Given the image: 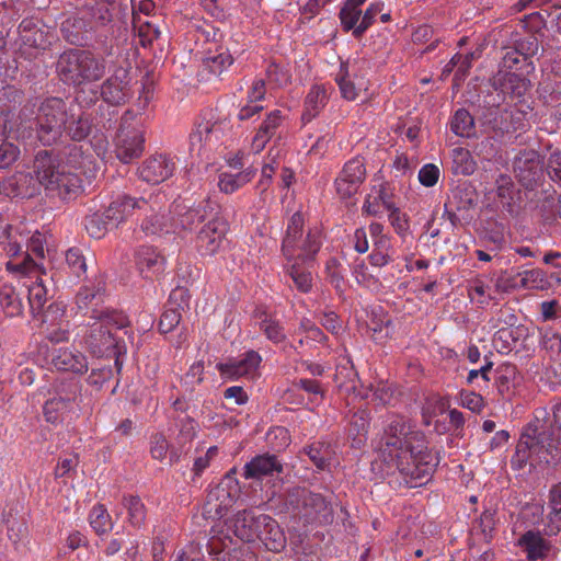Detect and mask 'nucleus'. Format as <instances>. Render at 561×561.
<instances>
[{"label":"nucleus","mask_w":561,"mask_h":561,"mask_svg":"<svg viewBox=\"0 0 561 561\" xmlns=\"http://www.w3.org/2000/svg\"><path fill=\"white\" fill-rule=\"evenodd\" d=\"M381 451L388 469L396 467L411 488L426 483L437 463V457L427 449L425 436L403 416H393L385 428Z\"/></svg>","instance_id":"obj_1"},{"label":"nucleus","mask_w":561,"mask_h":561,"mask_svg":"<svg viewBox=\"0 0 561 561\" xmlns=\"http://www.w3.org/2000/svg\"><path fill=\"white\" fill-rule=\"evenodd\" d=\"M32 172L48 195L68 199L82 191V175L87 179L95 176L96 162L82 146L73 145L59 153L39 150Z\"/></svg>","instance_id":"obj_2"},{"label":"nucleus","mask_w":561,"mask_h":561,"mask_svg":"<svg viewBox=\"0 0 561 561\" xmlns=\"http://www.w3.org/2000/svg\"><path fill=\"white\" fill-rule=\"evenodd\" d=\"M106 68V60L102 56L83 49L65 51L57 62V72L61 80L78 87L101 80Z\"/></svg>","instance_id":"obj_3"},{"label":"nucleus","mask_w":561,"mask_h":561,"mask_svg":"<svg viewBox=\"0 0 561 561\" xmlns=\"http://www.w3.org/2000/svg\"><path fill=\"white\" fill-rule=\"evenodd\" d=\"M37 123L39 141L45 146L56 142L62 136L68 123L65 102L59 98L45 100L39 107Z\"/></svg>","instance_id":"obj_4"},{"label":"nucleus","mask_w":561,"mask_h":561,"mask_svg":"<svg viewBox=\"0 0 561 561\" xmlns=\"http://www.w3.org/2000/svg\"><path fill=\"white\" fill-rule=\"evenodd\" d=\"M98 321L90 325L84 335V344L96 356H104L114 353L116 341L110 325L122 328L125 325V318L117 312H100Z\"/></svg>","instance_id":"obj_5"},{"label":"nucleus","mask_w":561,"mask_h":561,"mask_svg":"<svg viewBox=\"0 0 561 561\" xmlns=\"http://www.w3.org/2000/svg\"><path fill=\"white\" fill-rule=\"evenodd\" d=\"M558 456V446L551 434L547 432L537 433L528 428L522 434L516 446V457L519 462L538 461L550 462Z\"/></svg>","instance_id":"obj_6"},{"label":"nucleus","mask_w":561,"mask_h":561,"mask_svg":"<svg viewBox=\"0 0 561 561\" xmlns=\"http://www.w3.org/2000/svg\"><path fill=\"white\" fill-rule=\"evenodd\" d=\"M290 504L296 502V508L307 523L329 524L333 519L332 507L321 494L298 489L290 495Z\"/></svg>","instance_id":"obj_7"},{"label":"nucleus","mask_w":561,"mask_h":561,"mask_svg":"<svg viewBox=\"0 0 561 561\" xmlns=\"http://www.w3.org/2000/svg\"><path fill=\"white\" fill-rule=\"evenodd\" d=\"M365 66L366 62L362 59L347 60L341 64L335 81L343 99L354 101L362 91L368 89Z\"/></svg>","instance_id":"obj_8"},{"label":"nucleus","mask_w":561,"mask_h":561,"mask_svg":"<svg viewBox=\"0 0 561 561\" xmlns=\"http://www.w3.org/2000/svg\"><path fill=\"white\" fill-rule=\"evenodd\" d=\"M78 394V383H71L67 389H60L55 397L48 399L44 404L46 421L57 424L77 415L79 411Z\"/></svg>","instance_id":"obj_9"},{"label":"nucleus","mask_w":561,"mask_h":561,"mask_svg":"<svg viewBox=\"0 0 561 561\" xmlns=\"http://www.w3.org/2000/svg\"><path fill=\"white\" fill-rule=\"evenodd\" d=\"M228 224L224 218L211 217L198 230L196 236V249L203 256H213L220 250Z\"/></svg>","instance_id":"obj_10"},{"label":"nucleus","mask_w":561,"mask_h":561,"mask_svg":"<svg viewBox=\"0 0 561 561\" xmlns=\"http://www.w3.org/2000/svg\"><path fill=\"white\" fill-rule=\"evenodd\" d=\"M7 268L11 272H18L27 276H35L36 280L26 285L28 290V300L33 309H41L47 299V289L42 278L39 266L27 255L23 262H8Z\"/></svg>","instance_id":"obj_11"},{"label":"nucleus","mask_w":561,"mask_h":561,"mask_svg":"<svg viewBox=\"0 0 561 561\" xmlns=\"http://www.w3.org/2000/svg\"><path fill=\"white\" fill-rule=\"evenodd\" d=\"M144 150V134L139 127L130 126L127 118H123L116 138V157L124 163L130 162L141 154Z\"/></svg>","instance_id":"obj_12"},{"label":"nucleus","mask_w":561,"mask_h":561,"mask_svg":"<svg viewBox=\"0 0 561 561\" xmlns=\"http://www.w3.org/2000/svg\"><path fill=\"white\" fill-rule=\"evenodd\" d=\"M129 73L124 67L114 70L101 85L100 95L104 102L111 105H119L125 102L129 91Z\"/></svg>","instance_id":"obj_13"},{"label":"nucleus","mask_w":561,"mask_h":561,"mask_svg":"<svg viewBox=\"0 0 561 561\" xmlns=\"http://www.w3.org/2000/svg\"><path fill=\"white\" fill-rule=\"evenodd\" d=\"M137 271L145 279H157L165 270V257L153 247H140L135 253Z\"/></svg>","instance_id":"obj_14"},{"label":"nucleus","mask_w":561,"mask_h":561,"mask_svg":"<svg viewBox=\"0 0 561 561\" xmlns=\"http://www.w3.org/2000/svg\"><path fill=\"white\" fill-rule=\"evenodd\" d=\"M261 363V356L250 351L244 354L242 358L229 359L226 363L217 364V369L221 376L229 379H237L240 377H254L257 367Z\"/></svg>","instance_id":"obj_15"},{"label":"nucleus","mask_w":561,"mask_h":561,"mask_svg":"<svg viewBox=\"0 0 561 561\" xmlns=\"http://www.w3.org/2000/svg\"><path fill=\"white\" fill-rule=\"evenodd\" d=\"M175 170L174 161L164 154L152 156L144 161L139 168V176L151 184H159L168 180Z\"/></svg>","instance_id":"obj_16"},{"label":"nucleus","mask_w":561,"mask_h":561,"mask_svg":"<svg viewBox=\"0 0 561 561\" xmlns=\"http://www.w3.org/2000/svg\"><path fill=\"white\" fill-rule=\"evenodd\" d=\"M148 201L145 198H133L130 196H121L113 201L104 211V217L111 227H116L126 218L131 216L135 210L146 209Z\"/></svg>","instance_id":"obj_17"},{"label":"nucleus","mask_w":561,"mask_h":561,"mask_svg":"<svg viewBox=\"0 0 561 561\" xmlns=\"http://www.w3.org/2000/svg\"><path fill=\"white\" fill-rule=\"evenodd\" d=\"M285 116L282 111L274 110L270 112L265 119L261 123L251 142V150L254 153H260L266 144L279 133Z\"/></svg>","instance_id":"obj_18"},{"label":"nucleus","mask_w":561,"mask_h":561,"mask_svg":"<svg viewBox=\"0 0 561 561\" xmlns=\"http://www.w3.org/2000/svg\"><path fill=\"white\" fill-rule=\"evenodd\" d=\"M514 172L525 186H530L538 178L541 165L535 150L520 151L514 159Z\"/></svg>","instance_id":"obj_19"},{"label":"nucleus","mask_w":561,"mask_h":561,"mask_svg":"<svg viewBox=\"0 0 561 561\" xmlns=\"http://www.w3.org/2000/svg\"><path fill=\"white\" fill-rule=\"evenodd\" d=\"M234 496L225 483L209 491L204 505V514L210 518H221L232 506Z\"/></svg>","instance_id":"obj_20"},{"label":"nucleus","mask_w":561,"mask_h":561,"mask_svg":"<svg viewBox=\"0 0 561 561\" xmlns=\"http://www.w3.org/2000/svg\"><path fill=\"white\" fill-rule=\"evenodd\" d=\"M51 365L57 370L80 375L87 373L89 368L87 357L79 351L70 348L56 350L51 355Z\"/></svg>","instance_id":"obj_21"},{"label":"nucleus","mask_w":561,"mask_h":561,"mask_svg":"<svg viewBox=\"0 0 561 561\" xmlns=\"http://www.w3.org/2000/svg\"><path fill=\"white\" fill-rule=\"evenodd\" d=\"M259 523L262 524L260 539L266 549L278 552L286 546V537L279 525L271 516L262 514L259 515Z\"/></svg>","instance_id":"obj_22"},{"label":"nucleus","mask_w":561,"mask_h":561,"mask_svg":"<svg viewBox=\"0 0 561 561\" xmlns=\"http://www.w3.org/2000/svg\"><path fill=\"white\" fill-rule=\"evenodd\" d=\"M329 98V88L324 84H313L305 98L302 123L307 124L316 118L328 104Z\"/></svg>","instance_id":"obj_23"},{"label":"nucleus","mask_w":561,"mask_h":561,"mask_svg":"<svg viewBox=\"0 0 561 561\" xmlns=\"http://www.w3.org/2000/svg\"><path fill=\"white\" fill-rule=\"evenodd\" d=\"M392 193L390 192L388 184L379 182L374 184L370 193L366 196L363 205V213L369 216H380L383 209L392 207Z\"/></svg>","instance_id":"obj_24"},{"label":"nucleus","mask_w":561,"mask_h":561,"mask_svg":"<svg viewBox=\"0 0 561 561\" xmlns=\"http://www.w3.org/2000/svg\"><path fill=\"white\" fill-rule=\"evenodd\" d=\"M262 524L251 512H239L233 519V533L242 541L252 542L260 536Z\"/></svg>","instance_id":"obj_25"},{"label":"nucleus","mask_w":561,"mask_h":561,"mask_svg":"<svg viewBox=\"0 0 561 561\" xmlns=\"http://www.w3.org/2000/svg\"><path fill=\"white\" fill-rule=\"evenodd\" d=\"M220 128L210 122L199 123L190 136L191 149L201 153L203 149L211 148L219 139Z\"/></svg>","instance_id":"obj_26"},{"label":"nucleus","mask_w":561,"mask_h":561,"mask_svg":"<svg viewBox=\"0 0 561 561\" xmlns=\"http://www.w3.org/2000/svg\"><path fill=\"white\" fill-rule=\"evenodd\" d=\"M20 36L24 45L30 47L45 49L53 39V34L38 26L33 21L24 20L19 26Z\"/></svg>","instance_id":"obj_27"},{"label":"nucleus","mask_w":561,"mask_h":561,"mask_svg":"<svg viewBox=\"0 0 561 561\" xmlns=\"http://www.w3.org/2000/svg\"><path fill=\"white\" fill-rule=\"evenodd\" d=\"M282 470L280 463L275 456L261 455L253 458L244 467V478L247 479H261L265 476L279 472Z\"/></svg>","instance_id":"obj_28"},{"label":"nucleus","mask_w":561,"mask_h":561,"mask_svg":"<svg viewBox=\"0 0 561 561\" xmlns=\"http://www.w3.org/2000/svg\"><path fill=\"white\" fill-rule=\"evenodd\" d=\"M518 546L527 553L531 561L543 559L549 551L548 541L537 531L529 530L518 539Z\"/></svg>","instance_id":"obj_29"},{"label":"nucleus","mask_w":561,"mask_h":561,"mask_svg":"<svg viewBox=\"0 0 561 561\" xmlns=\"http://www.w3.org/2000/svg\"><path fill=\"white\" fill-rule=\"evenodd\" d=\"M161 209L162 207L157 201H148L147 208L140 209L145 213L140 227L146 234H157L165 229V216L161 214Z\"/></svg>","instance_id":"obj_30"},{"label":"nucleus","mask_w":561,"mask_h":561,"mask_svg":"<svg viewBox=\"0 0 561 561\" xmlns=\"http://www.w3.org/2000/svg\"><path fill=\"white\" fill-rule=\"evenodd\" d=\"M366 0H345L341 11L340 20L344 31H353L357 37V28L362 20V5Z\"/></svg>","instance_id":"obj_31"},{"label":"nucleus","mask_w":561,"mask_h":561,"mask_svg":"<svg viewBox=\"0 0 561 561\" xmlns=\"http://www.w3.org/2000/svg\"><path fill=\"white\" fill-rule=\"evenodd\" d=\"M495 84L500 85L503 94L520 98L527 92L529 81L517 73L506 72L495 80Z\"/></svg>","instance_id":"obj_32"},{"label":"nucleus","mask_w":561,"mask_h":561,"mask_svg":"<svg viewBox=\"0 0 561 561\" xmlns=\"http://www.w3.org/2000/svg\"><path fill=\"white\" fill-rule=\"evenodd\" d=\"M122 505L127 513V523L135 528H140L147 516V510L141 499L131 494L124 495Z\"/></svg>","instance_id":"obj_33"},{"label":"nucleus","mask_w":561,"mask_h":561,"mask_svg":"<svg viewBox=\"0 0 561 561\" xmlns=\"http://www.w3.org/2000/svg\"><path fill=\"white\" fill-rule=\"evenodd\" d=\"M304 217L297 211L295 213L287 227L286 237L283 241V252L287 259H290L295 254V248L298 239L302 237Z\"/></svg>","instance_id":"obj_34"},{"label":"nucleus","mask_w":561,"mask_h":561,"mask_svg":"<svg viewBox=\"0 0 561 561\" xmlns=\"http://www.w3.org/2000/svg\"><path fill=\"white\" fill-rule=\"evenodd\" d=\"M254 176L252 170H244L238 173L222 172L218 178V187L221 193L232 194L247 183H249Z\"/></svg>","instance_id":"obj_35"},{"label":"nucleus","mask_w":561,"mask_h":561,"mask_svg":"<svg viewBox=\"0 0 561 561\" xmlns=\"http://www.w3.org/2000/svg\"><path fill=\"white\" fill-rule=\"evenodd\" d=\"M213 209L209 201L199 204L197 207L190 208L185 213L179 215L178 225L184 230H193L204 222L209 215L207 209Z\"/></svg>","instance_id":"obj_36"},{"label":"nucleus","mask_w":561,"mask_h":561,"mask_svg":"<svg viewBox=\"0 0 561 561\" xmlns=\"http://www.w3.org/2000/svg\"><path fill=\"white\" fill-rule=\"evenodd\" d=\"M89 522L93 530L99 535H105L113 529L112 518L103 504H96L89 514Z\"/></svg>","instance_id":"obj_37"},{"label":"nucleus","mask_w":561,"mask_h":561,"mask_svg":"<svg viewBox=\"0 0 561 561\" xmlns=\"http://www.w3.org/2000/svg\"><path fill=\"white\" fill-rule=\"evenodd\" d=\"M453 171L456 174L470 175L476 170V162L469 150L456 147L451 150Z\"/></svg>","instance_id":"obj_38"},{"label":"nucleus","mask_w":561,"mask_h":561,"mask_svg":"<svg viewBox=\"0 0 561 561\" xmlns=\"http://www.w3.org/2000/svg\"><path fill=\"white\" fill-rule=\"evenodd\" d=\"M320 239L318 233L309 232L306 238L298 239L297 245L295 248V254L287 259L290 262L294 259H299L301 261L311 260L313 255L320 249Z\"/></svg>","instance_id":"obj_39"},{"label":"nucleus","mask_w":561,"mask_h":561,"mask_svg":"<svg viewBox=\"0 0 561 561\" xmlns=\"http://www.w3.org/2000/svg\"><path fill=\"white\" fill-rule=\"evenodd\" d=\"M549 531L556 534L561 528V483L550 490Z\"/></svg>","instance_id":"obj_40"},{"label":"nucleus","mask_w":561,"mask_h":561,"mask_svg":"<svg viewBox=\"0 0 561 561\" xmlns=\"http://www.w3.org/2000/svg\"><path fill=\"white\" fill-rule=\"evenodd\" d=\"M451 131L460 137H470L474 134V121L471 114L463 108L458 110L450 123Z\"/></svg>","instance_id":"obj_41"},{"label":"nucleus","mask_w":561,"mask_h":561,"mask_svg":"<svg viewBox=\"0 0 561 561\" xmlns=\"http://www.w3.org/2000/svg\"><path fill=\"white\" fill-rule=\"evenodd\" d=\"M288 274L299 291L306 294L312 289L313 278L311 272L299 265L297 262H294L288 266Z\"/></svg>","instance_id":"obj_42"},{"label":"nucleus","mask_w":561,"mask_h":561,"mask_svg":"<svg viewBox=\"0 0 561 561\" xmlns=\"http://www.w3.org/2000/svg\"><path fill=\"white\" fill-rule=\"evenodd\" d=\"M259 327L260 330L264 332L265 336L274 343L283 342L286 337L284 328L280 325L279 321L272 316L262 314L260 317Z\"/></svg>","instance_id":"obj_43"},{"label":"nucleus","mask_w":561,"mask_h":561,"mask_svg":"<svg viewBox=\"0 0 561 561\" xmlns=\"http://www.w3.org/2000/svg\"><path fill=\"white\" fill-rule=\"evenodd\" d=\"M339 175L360 186L366 178V169L363 158L356 157L347 161Z\"/></svg>","instance_id":"obj_44"},{"label":"nucleus","mask_w":561,"mask_h":561,"mask_svg":"<svg viewBox=\"0 0 561 561\" xmlns=\"http://www.w3.org/2000/svg\"><path fill=\"white\" fill-rule=\"evenodd\" d=\"M232 61V56L226 50L209 54L203 59L204 66L214 75H220Z\"/></svg>","instance_id":"obj_45"},{"label":"nucleus","mask_w":561,"mask_h":561,"mask_svg":"<svg viewBox=\"0 0 561 561\" xmlns=\"http://www.w3.org/2000/svg\"><path fill=\"white\" fill-rule=\"evenodd\" d=\"M22 302L12 287L5 286L0 290V309L9 316L22 312Z\"/></svg>","instance_id":"obj_46"},{"label":"nucleus","mask_w":561,"mask_h":561,"mask_svg":"<svg viewBox=\"0 0 561 561\" xmlns=\"http://www.w3.org/2000/svg\"><path fill=\"white\" fill-rule=\"evenodd\" d=\"M306 453L317 468L325 469L329 466V460L331 459L332 454L329 445L319 442L310 445Z\"/></svg>","instance_id":"obj_47"},{"label":"nucleus","mask_w":561,"mask_h":561,"mask_svg":"<svg viewBox=\"0 0 561 561\" xmlns=\"http://www.w3.org/2000/svg\"><path fill=\"white\" fill-rule=\"evenodd\" d=\"M19 148L14 144L8 141L4 138L3 133L0 131V169H5L13 164L19 158Z\"/></svg>","instance_id":"obj_48"},{"label":"nucleus","mask_w":561,"mask_h":561,"mask_svg":"<svg viewBox=\"0 0 561 561\" xmlns=\"http://www.w3.org/2000/svg\"><path fill=\"white\" fill-rule=\"evenodd\" d=\"M108 227H111V224H107L104 213L93 214L85 219V229L88 233L95 239L103 237Z\"/></svg>","instance_id":"obj_49"},{"label":"nucleus","mask_w":561,"mask_h":561,"mask_svg":"<svg viewBox=\"0 0 561 561\" xmlns=\"http://www.w3.org/2000/svg\"><path fill=\"white\" fill-rule=\"evenodd\" d=\"M66 264L76 277H80L85 273V259L77 248H71L66 252Z\"/></svg>","instance_id":"obj_50"},{"label":"nucleus","mask_w":561,"mask_h":561,"mask_svg":"<svg viewBox=\"0 0 561 561\" xmlns=\"http://www.w3.org/2000/svg\"><path fill=\"white\" fill-rule=\"evenodd\" d=\"M204 364L198 360L191 365L186 374L182 378L183 385L187 390H194L197 385L203 381Z\"/></svg>","instance_id":"obj_51"},{"label":"nucleus","mask_w":561,"mask_h":561,"mask_svg":"<svg viewBox=\"0 0 561 561\" xmlns=\"http://www.w3.org/2000/svg\"><path fill=\"white\" fill-rule=\"evenodd\" d=\"M169 450V442L163 434L157 433L150 439V454L153 459L162 461Z\"/></svg>","instance_id":"obj_52"},{"label":"nucleus","mask_w":561,"mask_h":561,"mask_svg":"<svg viewBox=\"0 0 561 561\" xmlns=\"http://www.w3.org/2000/svg\"><path fill=\"white\" fill-rule=\"evenodd\" d=\"M267 440L276 450L286 448L290 443V436L285 427L277 426L268 431Z\"/></svg>","instance_id":"obj_53"},{"label":"nucleus","mask_w":561,"mask_h":561,"mask_svg":"<svg viewBox=\"0 0 561 561\" xmlns=\"http://www.w3.org/2000/svg\"><path fill=\"white\" fill-rule=\"evenodd\" d=\"M520 283L527 288H542L546 284V275L539 268L525 271L520 274Z\"/></svg>","instance_id":"obj_54"},{"label":"nucleus","mask_w":561,"mask_h":561,"mask_svg":"<svg viewBox=\"0 0 561 561\" xmlns=\"http://www.w3.org/2000/svg\"><path fill=\"white\" fill-rule=\"evenodd\" d=\"M344 363H340L336 367L335 378L340 385H344L346 382H352V388H355L354 381L357 377L356 371L354 370L353 364L348 358L342 359Z\"/></svg>","instance_id":"obj_55"},{"label":"nucleus","mask_w":561,"mask_h":561,"mask_svg":"<svg viewBox=\"0 0 561 561\" xmlns=\"http://www.w3.org/2000/svg\"><path fill=\"white\" fill-rule=\"evenodd\" d=\"M382 2H375L366 9L365 13L362 14L360 25L357 28V37L362 36L374 23L376 15L382 11Z\"/></svg>","instance_id":"obj_56"},{"label":"nucleus","mask_w":561,"mask_h":561,"mask_svg":"<svg viewBox=\"0 0 561 561\" xmlns=\"http://www.w3.org/2000/svg\"><path fill=\"white\" fill-rule=\"evenodd\" d=\"M440 175L439 168L433 163H427L419 171V181L426 187L434 186Z\"/></svg>","instance_id":"obj_57"},{"label":"nucleus","mask_w":561,"mask_h":561,"mask_svg":"<svg viewBox=\"0 0 561 561\" xmlns=\"http://www.w3.org/2000/svg\"><path fill=\"white\" fill-rule=\"evenodd\" d=\"M181 321V313L178 309H167L159 321V330L162 333L171 332Z\"/></svg>","instance_id":"obj_58"},{"label":"nucleus","mask_w":561,"mask_h":561,"mask_svg":"<svg viewBox=\"0 0 561 561\" xmlns=\"http://www.w3.org/2000/svg\"><path fill=\"white\" fill-rule=\"evenodd\" d=\"M516 49L524 58L533 57L539 50V42L535 35H528L517 43Z\"/></svg>","instance_id":"obj_59"},{"label":"nucleus","mask_w":561,"mask_h":561,"mask_svg":"<svg viewBox=\"0 0 561 561\" xmlns=\"http://www.w3.org/2000/svg\"><path fill=\"white\" fill-rule=\"evenodd\" d=\"M335 188H336L337 195L341 198L345 199V198H350L353 195H355L359 188V185L339 175L335 180Z\"/></svg>","instance_id":"obj_60"},{"label":"nucleus","mask_w":561,"mask_h":561,"mask_svg":"<svg viewBox=\"0 0 561 561\" xmlns=\"http://www.w3.org/2000/svg\"><path fill=\"white\" fill-rule=\"evenodd\" d=\"M473 58H474L473 53L466 54V55L456 54L451 58V65L457 66V70H456L457 78H462L467 75L468 70L471 68V62H472Z\"/></svg>","instance_id":"obj_61"},{"label":"nucleus","mask_w":561,"mask_h":561,"mask_svg":"<svg viewBox=\"0 0 561 561\" xmlns=\"http://www.w3.org/2000/svg\"><path fill=\"white\" fill-rule=\"evenodd\" d=\"M66 130L73 140H81L88 135L89 125L87 121L79 118L70 122L68 126L66 125Z\"/></svg>","instance_id":"obj_62"},{"label":"nucleus","mask_w":561,"mask_h":561,"mask_svg":"<svg viewBox=\"0 0 561 561\" xmlns=\"http://www.w3.org/2000/svg\"><path fill=\"white\" fill-rule=\"evenodd\" d=\"M266 72L268 79L275 82L277 85H285L290 81L289 72L278 65H271Z\"/></svg>","instance_id":"obj_63"},{"label":"nucleus","mask_w":561,"mask_h":561,"mask_svg":"<svg viewBox=\"0 0 561 561\" xmlns=\"http://www.w3.org/2000/svg\"><path fill=\"white\" fill-rule=\"evenodd\" d=\"M548 173L552 181L561 184V152L556 151L550 154L548 161Z\"/></svg>","instance_id":"obj_64"}]
</instances>
